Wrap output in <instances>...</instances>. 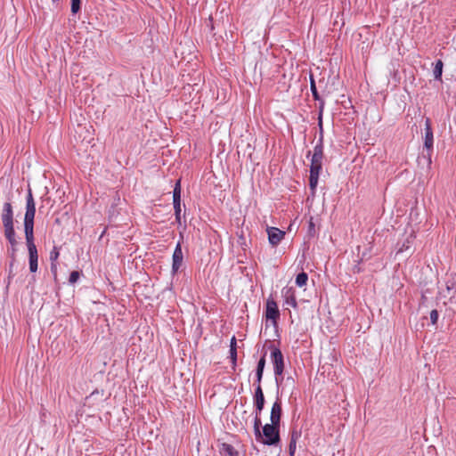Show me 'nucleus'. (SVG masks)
I'll use <instances>...</instances> for the list:
<instances>
[{
    "label": "nucleus",
    "instance_id": "20",
    "mask_svg": "<svg viewBox=\"0 0 456 456\" xmlns=\"http://www.w3.org/2000/svg\"><path fill=\"white\" fill-rule=\"evenodd\" d=\"M319 175L318 174H312L310 173L309 176V185L312 191H314L317 187L318 181H319Z\"/></svg>",
    "mask_w": 456,
    "mask_h": 456
},
{
    "label": "nucleus",
    "instance_id": "6",
    "mask_svg": "<svg viewBox=\"0 0 456 456\" xmlns=\"http://www.w3.org/2000/svg\"><path fill=\"white\" fill-rule=\"evenodd\" d=\"M26 243L29 255V270L31 273H36L37 271V262H38V254L37 247L34 243V235L25 236Z\"/></svg>",
    "mask_w": 456,
    "mask_h": 456
},
{
    "label": "nucleus",
    "instance_id": "35",
    "mask_svg": "<svg viewBox=\"0 0 456 456\" xmlns=\"http://www.w3.org/2000/svg\"><path fill=\"white\" fill-rule=\"evenodd\" d=\"M291 380L293 382L292 379L287 378V381Z\"/></svg>",
    "mask_w": 456,
    "mask_h": 456
},
{
    "label": "nucleus",
    "instance_id": "30",
    "mask_svg": "<svg viewBox=\"0 0 456 456\" xmlns=\"http://www.w3.org/2000/svg\"><path fill=\"white\" fill-rule=\"evenodd\" d=\"M175 219L178 223H180L181 220V210H175Z\"/></svg>",
    "mask_w": 456,
    "mask_h": 456
},
{
    "label": "nucleus",
    "instance_id": "24",
    "mask_svg": "<svg viewBox=\"0 0 456 456\" xmlns=\"http://www.w3.org/2000/svg\"><path fill=\"white\" fill-rule=\"evenodd\" d=\"M79 277H80L79 272H77V271L71 272L69 278V283L70 284L76 283L77 281V280L79 279Z\"/></svg>",
    "mask_w": 456,
    "mask_h": 456
},
{
    "label": "nucleus",
    "instance_id": "18",
    "mask_svg": "<svg viewBox=\"0 0 456 456\" xmlns=\"http://www.w3.org/2000/svg\"><path fill=\"white\" fill-rule=\"evenodd\" d=\"M307 280H308V275L307 273L302 272L300 273H298L296 277V284L298 286V287H303L306 284L307 282Z\"/></svg>",
    "mask_w": 456,
    "mask_h": 456
},
{
    "label": "nucleus",
    "instance_id": "4",
    "mask_svg": "<svg viewBox=\"0 0 456 456\" xmlns=\"http://www.w3.org/2000/svg\"><path fill=\"white\" fill-rule=\"evenodd\" d=\"M271 360L273 365V371L275 375L276 384L279 386L280 382L282 380V373L284 370V361L283 355L280 349L273 347L271 353Z\"/></svg>",
    "mask_w": 456,
    "mask_h": 456
},
{
    "label": "nucleus",
    "instance_id": "2",
    "mask_svg": "<svg viewBox=\"0 0 456 456\" xmlns=\"http://www.w3.org/2000/svg\"><path fill=\"white\" fill-rule=\"evenodd\" d=\"M36 215V203L32 195V191L28 189L26 198V212L24 216V232L25 236L34 235V218Z\"/></svg>",
    "mask_w": 456,
    "mask_h": 456
},
{
    "label": "nucleus",
    "instance_id": "33",
    "mask_svg": "<svg viewBox=\"0 0 456 456\" xmlns=\"http://www.w3.org/2000/svg\"><path fill=\"white\" fill-rule=\"evenodd\" d=\"M15 251H16V247H12V261H14V255H15Z\"/></svg>",
    "mask_w": 456,
    "mask_h": 456
},
{
    "label": "nucleus",
    "instance_id": "22",
    "mask_svg": "<svg viewBox=\"0 0 456 456\" xmlns=\"http://www.w3.org/2000/svg\"><path fill=\"white\" fill-rule=\"evenodd\" d=\"M181 201V187H180V182L178 181L175 183V186L174 188L173 191V202Z\"/></svg>",
    "mask_w": 456,
    "mask_h": 456
},
{
    "label": "nucleus",
    "instance_id": "7",
    "mask_svg": "<svg viewBox=\"0 0 456 456\" xmlns=\"http://www.w3.org/2000/svg\"><path fill=\"white\" fill-rule=\"evenodd\" d=\"M1 217L4 228L13 227V211L10 202L4 204Z\"/></svg>",
    "mask_w": 456,
    "mask_h": 456
},
{
    "label": "nucleus",
    "instance_id": "16",
    "mask_svg": "<svg viewBox=\"0 0 456 456\" xmlns=\"http://www.w3.org/2000/svg\"><path fill=\"white\" fill-rule=\"evenodd\" d=\"M230 358L232 362L233 368L236 365L237 361V349H236V338L235 337H232L231 339V345H230Z\"/></svg>",
    "mask_w": 456,
    "mask_h": 456
},
{
    "label": "nucleus",
    "instance_id": "13",
    "mask_svg": "<svg viewBox=\"0 0 456 456\" xmlns=\"http://www.w3.org/2000/svg\"><path fill=\"white\" fill-rule=\"evenodd\" d=\"M282 297L284 298V303L287 305H290L294 308L297 307V299L295 296V290L292 288H287L282 291Z\"/></svg>",
    "mask_w": 456,
    "mask_h": 456
},
{
    "label": "nucleus",
    "instance_id": "11",
    "mask_svg": "<svg viewBox=\"0 0 456 456\" xmlns=\"http://www.w3.org/2000/svg\"><path fill=\"white\" fill-rule=\"evenodd\" d=\"M265 395L261 386H256L254 394V405L256 408V413L260 415L265 406Z\"/></svg>",
    "mask_w": 456,
    "mask_h": 456
},
{
    "label": "nucleus",
    "instance_id": "34",
    "mask_svg": "<svg viewBox=\"0 0 456 456\" xmlns=\"http://www.w3.org/2000/svg\"><path fill=\"white\" fill-rule=\"evenodd\" d=\"M313 226H314V224H313V222L311 221V222H310V227H313Z\"/></svg>",
    "mask_w": 456,
    "mask_h": 456
},
{
    "label": "nucleus",
    "instance_id": "26",
    "mask_svg": "<svg viewBox=\"0 0 456 456\" xmlns=\"http://www.w3.org/2000/svg\"><path fill=\"white\" fill-rule=\"evenodd\" d=\"M265 366V354H264L257 362L256 370L263 371Z\"/></svg>",
    "mask_w": 456,
    "mask_h": 456
},
{
    "label": "nucleus",
    "instance_id": "31",
    "mask_svg": "<svg viewBox=\"0 0 456 456\" xmlns=\"http://www.w3.org/2000/svg\"><path fill=\"white\" fill-rule=\"evenodd\" d=\"M175 210H181V201L173 202Z\"/></svg>",
    "mask_w": 456,
    "mask_h": 456
},
{
    "label": "nucleus",
    "instance_id": "5",
    "mask_svg": "<svg viewBox=\"0 0 456 456\" xmlns=\"http://www.w3.org/2000/svg\"><path fill=\"white\" fill-rule=\"evenodd\" d=\"M279 427L273 424H265L263 427L261 442L266 445H274L280 441Z\"/></svg>",
    "mask_w": 456,
    "mask_h": 456
},
{
    "label": "nucleus",
    "instance_id": "10",
    "mask_svg": "<svg viewBox=\"0 0 456 456\" xmlns=\"http://www.w3.org/2000/svg\"><path fill=\"white\" fill-rule=\"evenodd\" d=\"M266 232L268 234V240L273 246H277L285 236V232L276 227H268Z\"/></svg>",
    "mask_w": 456,
    "mask_h": 456
},
{
    "label": "nucleus",
    "instance_id": "9",
    "mask_svg": "<svg viewBox=\"0 0 456 456\" xmlns=\"http://www.w3.org/2000/svg\"><path fill=\"white\" fill-rule=\"evenodd\" d=\"M265 317L267 320H271L273 324H276V321L280 317L277 304L273 299H268L266 302Z\"/></svg>",
    "mask_w": 456,
    "mask_h": 456
},
{
    "label": "nucleus",
    "instance_id": "21",
    "mask_svg": "<svg viewBox=\"0 0 456 456\" xmlns=\"http://www.w3.org/2000/svg\"><path fill=\"white\" fill-rule=\"evenodd\" d=\"M59 256V252L56 250V248H54L51 253H50V260L52 262V265H51V269H52V272H53L54 273H56V269H57V266L56 265L54 264V262L57 260Z\"/></svg>",
    "mask_w": 456,
    "mask_h": 456
},
{
    "label": "nucleus",
    "instance_id": "1",
    "mask_svg": "<svg viewBox=\"0 0 456 456\" xmlns=\"http://www.w3.org/2000/svg\"><path fill=\"white\" fill-rule=\"evenodd\" d=\"M319 126L321 130V136L314 148L310 165V173L318 175H320V172L322 168L323 159L322 121L321 117H319Z\"/></svg>",
    "mask_w": 456,
    "mask_h": 456
},
{
    "label": "nucleus",
    "instance_id": "12",
    "mask_svg": "<svg viewBox=\"0 0 456 456\" xmlns=\"http://www.w3.org/2000/svg\"><path fill=\"white\" fill-rule=\"evenodd\" d=\"M281 416V403L280 402L279 399H277L272 406L271 415H270L271 423L273 425L280 426Z\"/></svg>",
    "mask_w": 456,
    "mask_h": 456
},
{
    "label": "nucleus",
    "instance_id": "3",
    "mask_svg": "<svg viewBox=\"0 0 456 456\" xmlns=\"http://www.w3.org/2000/svg\"><path fill=\"white\" fill-rule=\"evenodd\" d=\"M434 149V134L431 127V120L427 118L425 120V134H424V144H423V155L428 159V162L431 164V155Z\"/></svg>",
    "mask_w": 456,
    "mask_h": 456
},
{
    "label": "nucleus",
    "instance_id": "17",
    "mask_svg": "<svg viewBox=\"0 0 456 456\" xmlns=\"http://www.w3.org/2000/svg\"><path fill=\"white\" fill-rule=\"evenodd\" d=\"M443 61L441 60H438L434 67L433 75L435 79L440 80L442 77V72H443Z\"/></svg>",
    "mask_w": 456,
    "mask_h": 456
},
{
    "label": "nucleus",
    "instance_id": "14",
    "mask_svg": "<svg viewBox=\"0 0 456 456\" xmlns=\"http://www.w3.org/2000/svg\"><path fill=\"white\" fill-rule=\"evenodd\" d=\"M299 436H300L299 432H297L296 430L292 431L290 442H289V451L290 456H294V454H295L296 448H297V441L299 438Z\"/></svg>",
    "mask_w": 456,
    "mask_h": 456
},
{
    "label": "nucleus",
    "instance_id": "23",
    "mask_svg": "<svg viewBox=\"0 0 456 456\" xmlns=\"http://www.w3.org/2000/svg\"><path fill=\"white\" fill-rule=\"evenodd\" d=\"M223 451L228 456H238V452L235 451L233 446L231 444H224Z\"/></svg>",
    "mask_w": 456,
    "mask_h": 456
},
{
    "label": "nucleus",
    "instance_id": "15",
    "mask_svg": "<svg viewBox=\"0 0 456 456\" xmlns=\"http://www.w3.org/2000/svg\"><path fill=\"white\" fill-rule=\"evenodd\" d=\"M4 235L12 247H16L17 240L15 238V231L13 227L4 228Z\"/></svg>",
    "mask_w": 456,
    "mask_h": 456
},
{
    "label": "nucleus",
    "instance_id": "28",
    "mask_svg": "<svg viewBox=\"0 0 456 456\" xmlns=\"http://www.w3.org/2000/svg\"><path fill=\"white\" fill-rule=\"evenodd\" d=\"M263 371L256 370V386H261V381L263 378Z\"/></svg>",
    "mask_w": 456,
    "mask_h": 456
},
{
    "label": "nucleus",
    "instance_id": "29",
    "mask_svg": "<svg viewBox=\"0 0 456 456\" xmlns=\"http://www.w3.org/2000/svg\"><path fill=\"white\" fill-rule=\"evenodd\" d=\"M311 89H312L313 94L316 97L317 96V91H316L314 81L313 79H312V82H311Z\"/></svg>",
    "mask_w": 456,
    "mask_h": 456
},
{
    "label": "nucleus",
    "instance_id": "25",
    "mask_svg": "<svg viewBox=\"0 0 456 456\" xmlns=\"http://www.w3.org/2000/svg\"><path fill=\"white\" fill-rule=\"evenodd\" d=\"M81 0H71V12L77 13L80 10Z\"/></svg>",
    "mask_w": 456,
    "mask_h": 456
},
{
    "label": "nucleus",
    "instance_id": "27",
    "mask_svg": "<svg viewBox=\"0 0 456 456\" xmlns=\"http://www.w3.org/2000/svg\"><path fill=\"white\" fill-rule=\"evenodd\" d=\"M438 320V312L436 310H432L430 313V321L433 325H436Z\"/></svg>",
    "mask_w": 456,
    "mask_h": 456
},
{
    "label": "nucleus",
    "instance_id": "8",
    "mask_svg": "<svg viewBox=\"0 0 456 456\" xmlns=\"http://www.w3.org/2000/svg\"><path fill=\"white\" fill-rule=\"evenodd\" d=\"M183 250H182L181 242L179 241L175 246V248L174 250L173 256H172V273H175L179 271V269L181 268V266L183 265Z\"/></svg>",
    "mask_w": 456,
    "mask_h": 456
},
{
    "label": "nucleus",
    "instance_id": "32",
    "mask_svg": "<svg viewBox=\"0 0 456 456\" xmlns=\"http://www.w3.org/2000/svg\"><path fill=\"white\" fill-rule=\"evenodd\" d=\"M12 266H13V261H12V262H11V264H10L9 278H11L12 276H13V273H12Z\"/></svg>",
    "mask_w": 456,
    "mask_h": 456
},
{
    "label": "nucleus",
    "instance_id": "19",
    "mask_svg": "<svg viewBox=\"0 0 456 456\" xmlns=\"http://www.w3.org/2000/svg\"><path fill=\"white\" fill-rule=\"evenodd\" d=\"M260 426H261V419L259 418V415L256 413V418L254 421V432L256 439H259L262 437V434L260 432Z\"/></svg>",
    "mask_w": 456,
    "mask_h": 456
}]
</instances>
